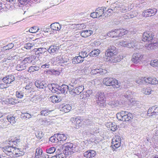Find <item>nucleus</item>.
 Masks as SVG:
<instances>
[{
  "label": "nucleus",
  "instance_id": "45",
  "mask_svg": "<svg viewBox=\"0 0 158 158\" xmlns=\"http://www.w3.org/2000/svg\"><path fill=\"white\" fill-rule=\"evenodd\" d=\"M42 154V150L40 148L36 149L35 157L37 158H39L40 156H41Z\"/></svg>",
  "mask_w": 158,
  "mask_h": 158
},
{
  "label": "nucleus",
  "instance_id": "29",
  "mask_svg": "<svg viewBox=\"0 0 158 158\" xmlns=\"http://www.w3.org/2000/svg\"><path fill=\"white\" fill-rule=\"evenodd\" d=\"M118 29H115L114 31H111L107 34V35L109 37H118Z\"/></svg>",
  "mask_w": 158,
  "mask_h": 158
},
{
  "label": "nucleus",
  "instance_id": "9",
  "mask_svg": "<svg viewBox=\"0 0 158 158\" xmlns=\"http://www.w3.org/2000/svg\"><path fill=\"white\" fill-rule=\"evenodd\" d=\"M157 12V10L156 9H149L146 10L142 13V15L147 17L154 15Z\"/></svg>",
  "mask_w": 158,
  "mask_h": 158
},
{
  "label": "nucleus",
  "instance_id": "51",
  "mask_svg": "<svg viewBox=\"0 0 158 158\" xmlns=\"http://www.w3.org/2000/svg\"><path fill=\"white\" fill-rule=\"evenodd\" d=\"M44 134L41 131H38L35 133L36 137L39 139H41L43 136Z\"/></svg>",
  "mask_w": 158,
  "mask_h": 158
},
{
  "label": "nucleus",
  "instance_id": "4",
  "mask_svg": "<svg viewBox=\"0 0 158 158\" xmlns=\"http://www.w3.org/2000/svg\"><path fill=\"white\" fill-rule=\"evenodd\" d=\"M97 104L99 106L104 107L106 106V98L103 92H98L96 95Z\"/></svg>",
  "mask_w": 158,
  "mask_h": 158
},
{
  "label": "nucleus",
  "instance_id": "36",
  "mask_svg": "<svg viewBox=\"0 0 158 158\" xmlns=\"http://www.w3.org/2000/svg\"><path fill=\"white\" fill-rule=\"evenodd\" d=\"M118 30V37H121L127 33V31L125 29L120 28Z\"/></svg>",
  "mask_w": 158,
  "mask_h": 158
},
{
  "label": "nucleus",
  "instance_id": "26",
  "mask_svg": "<svg viewBox=\"0 0 158 158\" xmlns=\"http://www.w3.org/2000/svg\"><path fill=\"white\" fill-rule=\"evenodd\" d=\"M93 33V31L91 30H83L81 33V36L84 37H86L90 36Z\"/></svg>",
  "mask_w": 158,
  "mask_h": 158
},
{
  "label": "nucleus",
  "instance_id": "62",
  "mask_svg": "<svg viewBox=\"0 0 158 158\" xmlns=\"http://www.w3.org/2000/svg\"><path fill=\"white\" fill-rule=\"evenodd\" d=\"M111 127V129L112 131H115L117 129V126L115 125V123H111V124H110Z\"/></svg>",
  "mask_w": 158,
  "mask_h": 158
},
{
  "label": "nucleus",
  "instance_id": "44",
  "mask_svg": "<svg viewBox=\"0 0 158 158\" xmlns=\"http://www.w3.org/2000/svg\"><path fill=\"white\" fill-rule=\"evenodd\" d=\"M7 119L8 121L12 124H14L15 122V118L12 116H8L7 117Z\"/></svg>",
  "mask_w": 158,
  "mask_h": 158
},
{
  "label": "nucleus",
  "instance_id": "34",
  "mask_svg": "<svg viewBox=\"0 0 158 158\" xmlns=\"http://www.w3.org/2000/svg\"><path fill=\"white\" fill-rule=\"evenodd\" d=\"M38 0H18L19 3L22 5H25L29 2H35L37 1Z\"/></svg>",
  "mask_w": 158,
  "mask_h": 158
},
{
  "label": "nucleus",
  "instance_id": "48",
  "mask_svg": "<svg viewBox=\"0 0 158 158\" xmlns=\"http://www.w3.org/2000/svg\"><path fill=\"white\" fill-rule=\"evenodd\" d=\"M152 89L150 88H143L142 89V92L145 94L149 95L151 93Z\"/></svg>",
  "mask_w": 158,
  "mask_h": 158
},
{
  "label": "nucleus",
  "instance_id": "59",
  "mask_svg": "<svg viewBox=\"0 0 158 158\" xmlns=\"http://www.w3.org/2000/svg\"><path fill=\"white\" fill-rule=\"evenodd\" d=\"M112 10L114 13L115 12L118 13L119 10H120L121 12L123 11V10L121 9V8L118 6H115Z\"/></svg>",
  "mask_w": 158,
  "mask_h": 158
},
{
  "label": "nucleus",
  "instance_id": "42",
  "mask_svg": "<svg viewBox=\"0 0 158 158\" xmlns=\"http://www.w3.org/2000/svg\"><path fill=\"white\" fill-rule=\"evenodd\" d=\"M120 146V142H117L114 141V139L112 140L111 146L113 149H115L116 148H118Z\"/></svg>",
  "mask_w": 158,
  "mask_h": 158
},
{
  "label": "nucleus",
  "instance_id": "13",
  "mask_svg": "<svg viewBox=\"0 0 158 158\" xmlns=\"http://www.w3.org/2000/svg\"><path fill=\"white\" fill-rule=\"evenodd\" d=\"M59 48L58 47L52 45L49 46L47 50V52L51 55H53L56 54L59 52Z\"/></svg>",
  "mask_w": 158,
  "mask_h": 158
},
{
  "label": "nucleus",
  "instance_id": "37",
  "mask_svg": "<svg viewBox=\"0 0 158 158\" xmlns=\"http://www.w3.org/2000/svg\"><path fill=\"white\" fill-rule=\"evenodd\" d=\"M100 52V51L99 49H94L91 51L89 53L90 56L96 57L98 55Z\"/></svg>",
  "mask_w": 158,
  "mask_h": 158
},
{
  "label": "nucleus",
  "instance_id": "41",
  "mask_svg": "<svg viewBox=\"0 0 158 158\" xmlns=\"http://www.w3.org/2000/svg\"><path fill=\"white\" fill-rule=\"evenodd\" d=\"M52 111L48 109L40 111V114L42 116H46L48 115Z\"/></svg>",
  "mask_w": 158,
  "mask_h": 158
},
{
  "label": "nucleus",
  "instance_id": "53",
  "mask_svg": "<svg viewBox=\"0 0 158 158\" xmlns=\"http://www.w3.org/2000/svg\"><path fill=\"white\" fill-rule=\"evenodd\" d=\"M85 123L87 125L91 126L94 124V123L90 119H86L84 121Z\"/></svg>",
  "mask_w": 158,
  "mask_h": 158
},
{
  "label": "nucleus",
  "instance_id": "7",
  "mask_svg": "<svg viewBox=\"0 0 158 158\" xmlns=\"http://www.w3.org/2000/svg\"><path fill=\"white\" fill-rule=\"evenodd\" d=\"M154 35L151 32H144L143 34L142 40L144 42H150L154 41Z\"/></svg>",
  "mask_w": 158,
  "mask_h": 158
},
{
  "label": "nucleus",
  "instance_id": "21",
  "mask_svg": "<svg viewBox=\"0 0 158 158\" xmlns=\"http://www.w3.org/2000/svg\"><path fill=\"white\" fill-rule=\"evenodd\" d=\"M35 85L40 89H44L47 87L48 85L44 82L36 81L35 82Z\"/></svg>",
  "mask_w": 158,
  "mask_h": 158
},
{
  "label": "nucleus",
  "instance_id": "24",
  "mask_svg": "<svg viewBox=\"0 0 158 158\" xmlns=\"http://www.w3.org/2000/svg\"><path fill=\"white\" fill-rule=\"evenodd\" d=\"M27 66V64H25L22 61L20 64H17L16 66V69L18 71H22L25 69Z\"/></svg>",
  "mask_w": 158,
  "mask_h": 158
},
{
  "label": "nucleus",
  "instance_id": "22",
  "mask_svg": "<svg viewBox=\"0 0 158 158\" xmlns=\"http://www.w3.org/2000/svg\"><path fill=\"white\" fill-rule=\"evenodd\" d=\"M35 58V56H28L25 58L22 61L25 64H27H27L31 63L33 60Z\"/></svg>",
  "mask_w": 158,
  "mask_h": 158
},
{
  "label": "nucleus",
  "instance_id": "56",
  "mask_svg": "<svg viewBox=\"0 0 158 158\" xmlns=\"http://www.w3.org/2000/svg\"><path fill=\"white\" fill-rule=\"evenodd\" d=\"M56 151V148L54 147H51L46 149L47 153H52Z\"/></svg>",
  "mask_w": 158,
  "mask_h": 158
},
{
  "label": "nucleus",
  "instance_id": "27",
  "mask_svg": "<svg viewBox=\"0 0 158 158\" xmlns=\"http://www.w3.org/2000/svg\"><path fill=\"white\" fill-rule=\"evenodd\" d=\"M59 91L62 93H66L69 89L68 86L66 85H63L61 86H59Z\"/></svg>",
  "mask_w": 158,
  "mask_h": 158
},
{
  "label": "nucleus",
  "instance_id": "61",
  "mask_svg": "<svg viewBox=\"0 0 158 158\" xmlns=\"http://www.w3.org/2000/svg\"><path fill=\"white\" fill-rule=\"evenodd\" d=\"M16 101L14 100L13 98H10L8 99V104H10L12 105H14L16 103L15 102Z\"/></svg>",
  "mask_w": 158,
  "mask_h": 158
},
{
  "label": "nucleus",
  "instance_id": "49",
  "mask_svg": "<svg viewBox=\"0 0 158 158\" xmlns=\"http://www.w3.org/2000/svg\"><path fill=\"white\" fill-rule=\"evenodd\" d=\"M38 27L36 26H34L30 28L29 30L30 32L32 33H36L39 30Z\"/></svg>",
  "mask_w": 158,
  "mask_h": 158
},
{
  "label": "nucleus",
  "instance_id": "50",
  "mask_svg": "<svg viewBox=\"0 0 158 158\" xmlns=\"http://www.w3.org/2000/svg\"><path fill=\"white\" fill-rule=\"evenodd\" d=\"M145 78H146V77H143L139 78L135 81V82L139 85L142 84L144 81V80Z\"/></svg>",
  "mask_w": 158,
  "mask_h": 158
},
{
  "label": "nucleus",
  "instance_id": "52",
  "mask_svg": "<svg viewBox=\"0 0 158 158\" xmlns=\"http://www.w3.org/2000/svg\"><path fill=\"white\" fill-rule=\"evenodd\" d=\"M79 55L84 59V58L88 56V54H87V52L83 50L79 53Z\"/></svg>",
  "mask_w": 158,
  "mask_h": 158
},
{
  "label": "nucleus",
  "instance_id": "10",
  "mask_svg": "<svg viewBox=\"0 0 158 158\" xmlns=\"http://www.w3.org/2000/svg\"><path fill=\"white\" fill-rule=\"evenodd\" d=\"M158 47V42H156L155 40L148 42L145 44V47L149 50H153Z\"/></svg>",
  "mask_w": 158,
  "mask_h": 158
},
{
  "label": "nucleus",
  "instance_id": "11",
  "mask_svg": "<svg viewBox=\"0 0 158 158\" xmlns=\"http://www.w3.org/2000/svg\"><path fill=\"white\" fill-rule=\"evenodd\" d=\"M143 57L140 53H134L132 56L131 60L135 64H137L141 61Z\"/></svg>",
  "mask_w": 158,
  "mask_h": 158
},
{
  "label": "nucleus",
  "instance_id": "60",
  "mask_svg": "<svg viewBox=\"0 0 158 158\" xmlns=\"http://www.w3.org/2000/svg\"><path fill=\"white\" fill-rule=\"evenodd\" d=\"M16 96L17 98H21L23 97V95L22 92L17 91L16 93Z\"/></svg>",
  "mask_w": 158,
  "mask_h": 158
},
{
  "label": "nucleus",
  "instance_id": "19",
  "mask_svg": "<svg viewBox=\"0 0 158 158\" xmlns=\"http://www.w3.org/2000/svg\"><path fill=\"white\" fill-rule=\"evenodd\" d=\"M24 154V152L20 151L19 149L15 147L14 151L12 156L15 157H18L23 155Z\"/></svg>",
  "mask_w": 158,
  "mask_h": 158
},
{
  "label": "nucleus",
  "instance_id": "55",
  "mask_svg": "<svg viewBox=\"0 0 158 158\" xmlns=\"http://www.w3.org/2000/svg\"><path fill=\"white\" fill-rule=\"evenodd\" d=\"M128 40L122 41L119 42V45L121 46L128 47Z\"/></svg>",
  "mask_w": 158,
  "mask_h": 158
},
{
  "label": "nucleus",
  "instance_id": "47",
  "mask_svg": "<svg viewBox=\"0 0 158 158\" xmlns=\"http://www.w3.org/2000/svg\"><path fill=\"white\" fill-rule=\"evenodd\" d=\"M57 136V134H55L50 138L49 141L52 143H57L58 142V140Z\"/></svg>",
  "mask_w": 158,
  "mask_h": 158
},
{
  "label": "nucleus",
  "instance_id": "28",
  "mask_svg": "<svg viewBox=\"0 0 158 158\" xmlns=\"http://www.w3.org/2000/svg\"><path fill=\"white\" fill-rule=\"evenodd\" d=\"M111 58L109 60L112 62L115 63L121 61V58L120 56L116 55H114L113 56H111Z\"/></svg>",
  "mask_w": 158,
  "mask_h": 158
},
{
  "label": "nucleus",
  "instance_id": "17",
  "mask_svg": "<svg viewBox=\"0 0 158 158\" xmlns=\"http://www.w3.org/2000/svg\"><path fill=\"white\" fill-rule=\"evenodd\" d=\"M144 81L146 83L152 85H156L158 84V80L155 77H149L146 78Z\"/></svg>",
  "mask_w": 158,
  "mask_h": 158
},
{
  "label": "nucleus",
  "instance_id": "15",
  "mask_svg": "<svg viewBox=\"0 0 158 158\" xmlns=\"http://www.w3.org/2000/svg\"><path fill=\"white\" fill-rule=\"evenodd\" d=\"M107 72L106 70L100 69H93L91 71L90 73L92 74H99L100 75H103L106 74Z\"/></svg>",
  "mask_w": 158,
  "mask_h": 158
},
{
  "label": "nucleus",
  "instance_id": "46",
  "mask_svg": "<svg viewBox=\"0 0 158 158\" xmlns=\"http://www.w3.org/2000/svg\"><path fill=\"white\" fill-rule=\"evenodd\" d=\"M119 102L118 101H111L109 102L108 105L112 106L113 107L118 106L119 105Z\"/></svg>",
  "mask_w": 158,
  "mask_h": 158
},
{
  "label": "nucleus",
  "instance_id": "63",
  "mask_svg": "<svg viewBox=\"0 0 158 158\" xmlns=\"http://www.w3.org/2000/svg\"><path fill=\"white\" fill-rule=\"evenodd\" d=\"M33 46V44L31 43H27L25 44L24 48L27 49H30Z\"/></svg>",
  "mask_w": 158,
  "mask_h": 158
},
{
  "label": "nucleus",
  "instance_id": "43",
  "mask_svg": "<svg viewBox=\"0 0 158 158\" xmlns=\"http://www.w3.org/2000/svg\"><path fill=\"white\" fill-rule=\"evenodd\" d=\"M47 73L53 75H58L60 74V72L58 71L52 69L47 71Z\"/></svg>",
  "mask_w": 158,
  "mask_h": 158
},
{
  "label": "nucleus",
  "instance_id": "20",
  "mask_svg": "<svg viewBox=\"0 0 158 158\" xmlns=\"http://www.w3.org/2000/svg\"><path fill=\"white\" fill-rule=\"evenodd\" d=\"M50 27L52 30L55 31H59L62 28L61 25L58 23H55L51 24Z\"/></svg>",
  "mask_w": 158,
  "mask_h": 158
},
{
  "label": "nucleus",
  "instance_id": "25",
  "mask_svg": "<svg viewBox=\"0 0 158 158\" xmlns=\"http://www.w3.org/2000/svg\"><path fill=\"white\" fill-rule=\"evenodd\" d=\"M84 59L80 55L76 56L72 59V63L73 64H77L82 62L84 61Z\"/></svg>",
  "mask_w": 158,
  "mask_h": 158
},
{
  "label": "nucleus",
  "instance_id": "8",
  "mask_svg": "<svg viewBox=\"0 0 158 158\" xmlns=\"http://www.w3.org/2000/svg\"><path fill=\"white\" fill-rule=\"evenodd\" d=\"M82 78H80L77 79L72 78L70 80L69 85L72 87H75L77 86L83 84Z\"/></svg>",
  "mask_w": 158,
  "mask_h": 158
},
{
  "label": "nucleus",
  "instance_id": "1",
  "mask_svg": "<svg viewBox=\"0 0 158 158\" xmlns=\"http://www.w3.org/2000/svg\"><path fill=\"white\" fill-rule=\"evenodd\" d=\"M78 147L75 145L70 143L64 144L63 147L64 152L65 155H69L71 154L77 152Z\"/></svg>",
  "mask_w": 158,
  "mask_h": 158
},
{
  "label": "nucleus",
  "instance_id": "6",
  "mask_svg": "<svg viewBox=\"0 0 158 158\" xmlns=\"http://www.w3.org/2000/svg\"><path fill=\"white\" fill-rule=\"evenodd\" d=\"M118 53L116 48L113 45L109 47L106 51L105 55L106 56L109 57L113 56Z\"/></svg>",
  "mask_w": 158,
  "mask_h": 158
},
{
  "label": "nucleus",
  "instance_id": "32",
  "mask_svg": "<svg viewBox=\"0 0 158 158\" xmlns=\"http://www.w3.org/2000/svg\"><path fill=\"white\" fill-rule=\"evenodd\" d=\"M50 99L53 103L59 102L61 101V98L58 96H52L50 97Z\"/></svg>",
  "mask_w": 158,
  "mask_h": 158
},
{
  "label": "nucleus",
  "instance_id": "23",
  "mask_svg": "<svg viewBox=\"0 0 158 158\" xmlns=\"http://www.w3.org/2000/svg\"><path fill=\"white\" fill-rule=\"evenodd\" d=\"M57 139L58 142L60 141L63 142L65 141L67 138V135L65 134H61L57 133Z\"/></svg>",
  "mask_w": 158,
  "mask_h": 158
},
{
  "label": "nucleus",
  "instance_id": "58",
  "mask_svg": "<svg viewBox=\"0 0 158 158\" xmlns=\"http://www.w3.org/2000/svg\"><path fill=\"white\" fill-rule=\"evenodd\" d=\"M21 116L23 118H25L29 119L31 117V115L30 114H29L27 113H22L21 114Z\"/></svg>",
  "mask_w": 158,
  "mask_h": 158
},
{
  "label": "nucleus",
  "instance_id": "38",
  "mask_svg": "<svg viewBox=\"0 0 158 158\" xmlns=\"http://www.w3.org/2000/svg\"><path fill=\"white\" fill-rule=\"evenodd\" d=\"M155 108V106H152L149 108L148 111V115L150 117H154V113L153 110Z\"/></svg>",
  "mask_w": 158,
  "mask_h": 158
},
{
  "label": "nucleus",
  "instance_id": "64",
  "mask_svg": "<svg viewBox=\"0 0 158 158\" xmlns=\"http://www.w3.org/2000/svg\"><path fill=\"white\" fill-rule=\"evenodd\" d=\"M8 85L6 84H3L2 82L0 83V89H2L6 88L8 87Z\"/></svg>",
  "mask_w": 158,
  "mask_h": 158
},
{
  "label": "nucleus",
  "instance_id": "35",
  "mask_svg": "<svg viewBox=\"0 0 158 158\" xmlns=\"http://www.w3.org/2000/svg\"><path fill=\"white\" fill-rule=\"evenodd\" d=\"M71 106L69 105H65L60 110L65 113L69 112L71 109Z\"/></svg>",
  "mask_w": 158,
  "mask_h": 158
},
{
  "label": "nucleus",
  "instance_id": "33",
  "mask_svg": "<svg viewBox=\"0 0 158 158\" xmlns=\"http://www.w3.org/2000/svg\"><path fill=\"white\" fill-rule=\"evenodd\" d=\"M104 8L103 7L98 8L96 9L95 10V11H96L97 14L99 17L102 15L104 13Z\"/></svg>",
  "mask_w": 158,
  "mask_h": 158
},
{
  "label": "nucleus",
  "instance_id": "5",
  "mask_svg": "<svg viewBox=\"0 0 158 158\" xmlns=\"http://www.w3.org/2000/svg\"><path fill=\"white\" fill-rule=\"evenodd\" d=\"M74 88L69 89V91L70 93L73 95L74 94L78 95L81 93L84 89V86L82 85H80L74 87Z\"/></svg>",
  "mask_w": 158,
  "mask_h": 158
},
{
  "label": "nucleus",
  "instance_id": "2",
  "mask_svg": "<svg viewBox=\"0 0 158 158\" xmlns=\"http://www.w3.org/2000/svg\"><path fill=\"white\" fill-rule=\"evenodd\" d=\"M103 83L107 86H112L114 88H117L120 86V83L115 79L111 77L104 78Z\"/></svg>",
  "mask_w": 158,
  "mask_h": 158
},
{
  "label": "nucleus",
  "instance_id": "30",
  "mask_svg": "<svg viewBox=\"0 0 158 158\" xmlns=\"http://www.w3.org/2000/svg\"><path fill=\"white\" fill-rule=\"evenodd\" d=\"M14 46V43H10L8 44L7 45L2 47L1 48V50L2 51H4L7 50H9L12 48Z\"/></svg>",
  "mask_w": 158,
  "mask_h": 158
},
{
  "label": "nucleus",
  "instance_id": "12",
  "mask_svg": "<svg viewBox=\"0 0 158 158\" xmlns=\"http://www.w3.org/2000/svg\"><path fill=\"white\" fill-rule=\"evenodd\" d=\"M15 148L13 147V146H6L3 148V151L7 155L9 156H12Z\"/></svg>",
  "mask_w": 158,
  "mask_h": 158
},
{
  "label": "nucleus",
  "instance_id": "31",
  "mask_svg": "<svg viewBox=\"0 0 158 158\" xmlns=\"http://www.w3.org/2000/svg\"><path fill=\"white\" fill-rule=\"evenodd\" d=\"M136 41L134 39H131L128 40V47L134 48L136 44Z\"/></svg>",
  "mask_w": 158,
  "mask_h": 158
},
{
  "label": "nucleus",
  "instance_id": "3",
  "mask_svg": "<svg viewBox=\"0 0 158 158\" xmlns=\"http://www.w3.org/2000/svg\"><path fill=\"white\" fill-rule=\"evenodd\" d=\"M117 117L119 120L123 121H128L132 118L133 116L131 113L122 111L117 114Z\"/></svg>",
  "mask_w": 158,
  "mask_h": 158
},
{
  "label": "nucleus",
  "instance_id": "40",
  "mask_svg": "<svg viewBox=\"0 0 158 158\" xmlns=\"http://www.w3.org/2000/svg\"><path fill=\"white\" fill-rule=\"evenodd\" d=\"M41 98L39 96H35L31 98L30 101L34 103H38L41 101Z\"/></svg>",
  "mask_w": 158,
  "mask_h": 158
},
{
  "label": "nucleus",
  "instance_id": "18",
  "mask_svg": "<svg viewBox=\"0 0 158 158\" xmlns=\"http://www.w3.org/2000/svg\"><path fill=\"white\" fill-rule=\"evenodd\" d=\"M96 155L95 151L89 150L84 152L83 153L84 156L87 158H90L94 157Z\"/></svg>",
  "mask_w": 158,
  "mask_h": 158
},
{
  "label": "nucleus",
  "instance_id": "16",
  "mask_svg": "<svg viewBox=\"0 0 158 158\" xmlns=\"http://www.w3.org/2000/svg\"><path fill=\"white\" fill-rule=\"evenodd\" d=\"M33 52H35V55H39L40 54H44L45 53H47V50L45 48H34L33 49Z\"/></svg>",
  "mask_w": 158,
  "mask_h": 158
},
{
  "label": "nucleus",
  "instance_id": "57",
  "mask_svg": "<svg viewBox=\"0 0 158 158\" xmlns=\"http://www.w3.org/2000/svg\"><path fill=\"white\" fill-rule=\"evenodd\" d=\"M150 65L153 67H158V60H154L151 61Z\"/></svg>",
  "mask_w": 158,
  "mask_h": 158
},
{
  "label": "nucleus",
  "instance_id": "39",
  "mask_svg": "<svg viewBox=\"0 0 158 158\" xmlns=\"http://www.w3.org/2000/svg\"><path fill=\"white\" fill-rule=\"evenodd\" d=\"M71 121L76 125H79L80 124V123L81 122L80 119L78 118H72L71 119Z\"/></svg>",
  "mask_w": 158,
  "mask_h": 158
},
{
  "label": "nucleus",
  "instance_id": "54",
  "mask_svg": "<svg viewBox=\"0 0 158 158\" xmlns=\"http://www.w3.org/2000/svg\"><path fill=\"white\" fill-rule=\"evenodd\" d=\"M132 95V93L130 91H128L125 93L124 96L128 99L131 98Z\"/></svg>",
  "mask_w": 158,
  "mask_h": 158
},
{
  "label": "nucleus",
  "instance_id": "14",
  "mask_svg": "<svg viewBox=\"0 0 158 158\" xmlns=\"http://www.w3.org/2000/svg\"><path fill=\"white\" fill-rule=\"evenodd\" d=\"M15 80V77L14 75H10L6 76L2 79V81L4 83L6 84L7 85L8 84L11 83Z\"/></svg>",
  "mask_w": 158,
  "mask_h": 158
}]
</instances>
